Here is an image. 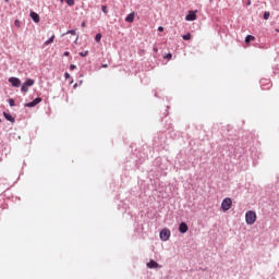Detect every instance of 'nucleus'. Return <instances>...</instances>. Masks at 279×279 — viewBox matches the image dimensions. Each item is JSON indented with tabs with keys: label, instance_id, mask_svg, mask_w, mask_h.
I'll return each mask as SVG.
<instances>
[{
	"label": "nucleus",
	"instance_id": "f257e3e1",
	"mask_svg": "<svg viewBox=\"0 0 279 279\" xmlns=\"http://www.w3.org/2000/svg\"><path fill=\"white\" fill-rule=\"evenodd\" d=\"M245 221L248 226H254L256 223V211L248 210L245 215Z\"/></svg>",
	"mask_w": 279,
	"mask_h": 279
},
{
	"label": "nucleus",
	"instance_id": "f03ea898",
	"mask_svg": "<svg viewBox=\"0 0 279 279\" xmlns=\"http://www.w3.org/2000/svg\"><path fill=\"white\" fill-rule=\"evenodd\" d=\"M232 208V198L227 197L222 201L221 203V209L223 210V213H228V210H230Z\"/></svg>",
	"mask_w": 279,
	"mask_h": 279
},
{
	"label": "nucleus",
	"instance_id": "7ed1b4c3",
	"mask_svg": "<svg viewBox=\"0 0 279 279\" xmlns=\"http://www.w3.org/2000/svg\"><path fill=\"white\" fill-rule=\"evenodd\" d=\"M161 241H169L171 239V231L169 229H162L160 231Z\"/></svg>",
	"mask_w": 279,
	"mask_h": 279
},
{
	"label": "nucleus",
	"instance_id": "20e7f679",
	"mask_svg": "<svg viewBox=\"0 0 279 279\" xmlns=\"http://www.w3.org/2000/svg\"><path fill=\"white\" fill-rule=\"evenodd\" d=\"M185 21H197V11H189Z\"/></svg>",
	"mask_w": 279,
	"mask_h": 279
},
{
	"label": "nucleus",
	"instance_id": "39448f33",
	"mask_svg": "<svg viewBox=\"0 0 279 279\" xmlns=\"http://www.w3.org/2000/svg\"><path fill=\"white\" fill-rule=\"evenodd\" d=\"M43 101V98H35L32 102L25 104V108H34L35 106H38Z\"/></svg>",
	"mask_w": 279,
	"mask_h": 279
},
{
	"label": "nucleus",
	"instance_id": "423d86ee",
	"mask_svg": "<svg viewBox=\"0 0 279 279\" xmlns=\"http://www.w3.org/2000/svg\"><path fill=\"white\" fill-rule=\"evenodd\" d=\"M179 232H181V234H186V232H189V225L181 222L179 225Z\"/></svg>",
	"mask_w": 279,
	"mask_h": 279
},
{
	"label": "nucleus",
	"instance_id": "0eeeda50",
	"mask_svg": "<svg viewBox=\"0 0 279 279\" xmlns=\"http://www.w3.org/2000/svg\"><path fill=\"white\" fill-rule=\"evenodd\" d=\"M10 84H12V86H14L15 88H19V86H21V80L16 78V77H10L9 78Z\"/></svg>",
	"mask_w": 279,
	"mask_h": 279
},
{
	"label": "nucleus",
	"instance_id": "6e6552de",
	"mask_svg": "<svg viewBox=\"0 0 279 279\" xmlns=\"http://www.w3.org/2000/svg\"><path fill=\"white\" fill-rule=\"evenodd\" d=\"M147 267H148V269H158V267H160V265L156 260L151 259L147 264Z\"/></svg>",
	"mask_w": 279,
	"mask_h": 279
},
{
	"label": "nucleus",
	"instance_id": "1a4fd4ad",
	"mask_svg": "<svg viewBox=\"0 0 279 279\" xmlns=\"http://www.w3.org/2000/svg\"><path fill=\"white\" fill-rule=\"evenodd\" d=\"M31 19H33L34 23H40V15L36 12H31Z\"/></svg>",
	"mask_w": 279,
	"mask_h": 279
},
{
	"label": "nucleus",
	"instance_id": "9d476101",
	"mask_svg": "<svg viewBox=\"0 0 279 279\" xmlns=\"http://www.w3.org/2000/svg\"><path fill=\"white\" fill-rule=\"evenodd\" d=\"M3 117L4 119H7V121H10V123H14V117H12V114L8 113V112H3Z\"/></svg>",
	"mask_w": 279,
	"mask_h": 279
},
{
	"label": "nucleus",
	"instance_id": "9b49d317",
	"mask_svg": "<svg viewBox=\"0 0 279 279\" xmlns=\"http://www.w3.org/2000/svg\"><path fill=\"white\" fill-rule=\"evenodd\" d=\"M134 16H135L134 12L126 15L125 17L126 23H134Z\"/></svg>",
	"mask_w": 279,
	"mask_h": 279
},
{
	"label": "nucleus",
	"instance_id": "f8f14e48",
	"mask_svg": "<svg viewBox=\"0 0 279 279\" xmlns=\"http://www.w3.org/2000/svg\"><path fill=\"white\" fill-rule=\"evenodd\" d=\"M252 40H256V37L252 36V35H247L245 37V43L246 45H250V43H252Z\"/></svg>",
	"mask_w": 279,
	"mask_h": 279
},
{
	"label": "nucleus",
	"instance_id": "ddd939ff",
	"mask_svg": "<svg viewBox=\"0 0 279 279\" xmlns=\"http://www.w3.org/2000/svg\"><path fill=\"white\" fill-rule=\"evenodd\" d=\"M53 40H56V35H52L48 40L45 41V45H51L53 43Z\"/></svg>",
	"mask_w": 279,
	"mask_h": 279
},
{
	"label": "nucleus",
	"instance_id": "4468645a",
	"mask_svg": "<svg viewBox=\"0 0 279 279\" xmlns=\"http://www.w3.org/2000/svg\"><path fill=\"white\" fill-rule=\"evenodd\" d=\"M34 84H35V82L32 78H27L26 82L24 83V85H26V86H34Z\"/></svg>",
	"mask_w": 279,
	"mask_h": 279
},
{
	"label": "nucleus",
	"instance_id": "2eb2a0df",
	"mask_svg": "<svg viewBox=\"0 0 279 279\" xmlns=\"http://www.w3.org/2000/svg\"><path fill=\"white\" fill-rule=\"evenodd\" d=\"M61 3H63V1H65V3H68L70 7L75 5V0H60Z\"/></svg>",
	"mask_w": 279,
	"mask_h": 279
},
{
	"label": "nucleus",
	"instance_id": "dca6fc26",
	"mask_svg": "<svg viewBox=\"0 0 279 279\" xmlns=\"http://www.w3.org/2000/svg\"><path fill=\"white\" fill-rule=\"evenodd\" d=\"M95 40H96V43H101V33H98V34L95 36Z\"/></svg>",
	"mask_w": 279,
	"mask_h": 279
},
{
	"label": "nucleus",
	"instance_id": "f3484780",
	"mask_svg": "<svg viewBox=\"0 0 279 279\" xmlns=\"http://www.w3.org/2000/svg\"><path fill=\"white\" fill-rule=\"evenodd\" d=\"M183 40H191V33H187L186 35H182Z\"/></svg>",
	"mask_w": 279,
	"mask_h": 279
},
{
	"label": "nucleus",
	"instance_id": "a211bd4d",
	"mask_svg": "<svg viewBox=\"0 0 279 279\" xmlns=\"http://www.w3.org/2000/svg\"><path fill=\"white\" fill-rule=\"evenodd\" d=\"M101 11L104 12V14H108V7L102 5Z\"/></svg>",
	"mask_w": 279,
	"mask_h": 279
},
{
	"label": "nucleus",
	"instance_id": "6ab92c4d",
	"mask_svg": "<svg viewBox=\"0 0 279 279\" xmlns=\"http://www.w3.org/2000/svg\"><path fill=\"white\" fill-rule=\"evenodd\" d=\"M270 13L269 12H265L264 13V19L265 21L269 20Z\"/></svg>",
	"mask_w": 279,
	"mask_h": 279
},
{
	"label": "nucleus",
	"instance_id": "aec40b11",
	"mask_svg": "<svg viewBox=\"0 0 279 279\" xmlns=\"http://www.w3.org/2000/svg\"><path fill=\"white\" fill-rule=\"evenodd\" d=\"M66 34H71L72 36H76L77 33L75 32V29H72V31H68Z\"/></svg>",
	"mask_w": 279,
	"mask_h": 279
},
{
	"label": "nucleus",
	"instance_id": "412c9836",
	"mask_svg": "<svg viewBox=\"0 0 279 279\" xmlns=\"http://www.w3.org/2000/svg\"><path fill=\"white\" fill-rule=\"evenodd\" d=\"M28 88L25 84L22 85V93H27Z\"/></svg>",
	"mask_w": 279,
	"mask_h": 279
},
{
	"label": "nucleus",
	"instance_id": "4be33fe9",
	"mask_svg": "<svg viewBox=\"0 0 279 279\" xmlns=\"http://www.w3.org/2000/svg\"><path fill=\"white\" fill-rule=\"evenodd\" d=\"M81 58H86V56H88V51L85 52H80Z\"/></svg>",
	"mask_w": 279,
	"mask_h": 279
},
{
	"label": "nucleus",
	"instance_id": "5701e85b",
	"mask_svg": "<svg viewBox=\"0 0 279 279\" xmlns=\"http://www.w3.org/2000/svg\"><path fill=\"white\" fill-rule=\"evenodd\" d=\"M14 25H15V27H21V21L15 20Z\"/></svg>",
	"mask_w": 279,
	"mask_h": 279
},
{
	"label": "nucleus",
	"instance_id": "b1692460",
	"mask_svg": "<svg viewBox=\"0 0 279 279\" xmlns=\"http://www.w3.org/2000/svg\"><path fill=\"white\" fill-rule=\"evenodd\" d=\"M75 69H77V66L75 64L70 65V71H75Z\"/></svg>",
	"mask_w": 279,
	"mask_h": 279
},
{
	"label": "nucleus",
	"instance_id": "393cba45",
	"mask_svg": "<svg viewBox=\"0 0 279 279\" xmlns=\"http://www.w3.org/2000/svg\"><path fill=\"white\" fill-rule=\"evenodd\" d=\"M9 105H10L11 107H14V106H15L14 99H10V100H9Z\"/></svg>",
	"mask_w": 279,
	"mask_h": 279
},
{
	"label": "nucleus",
	"instance_id": "a878e982",
	"mask_svg": "<svg viewBox=\"0 0 279 279\" xmlns=\"http://www.w3.org/2000/svg\"><path fill=\"white\" fill-rule=\"evenodd\" d=\"M165 58H167L168 60H171V58H173V54L168 53Z\"/></svg>",
	"mask_w": 279,
	"mask_h": 279
},
{
	"label": "nucleus",
	"instance_id": "bb28decb",
	"mask_svg": "<svg viewBox=\"0 0 279 279\" xmlns=\"http://www.w3.org/2000/svg\"><path fill=\"white\" fill-rule=\"evenodd\" d=\"M64 77L65 80H69V77H71V74H69V72H65Z\"/></svg>",
	"mask_w": 279,
	"mask_h": 279
},
{
	"label": "nucleus",
	"instance_id": "cd10ccee",
	"mask_svg": "<svg viewBox=\"0 0 279 279\" xmlns=\"http://www.w3.org/2000/svg\"><path fill=\"white\" fill-rule=\"evenodd\" d=\"M158 32H165V27L159 26V27H158Z\"/></svg>",
	"mask_w": 279,
	"mask_h": 279
},
{
	"label": "nucleus",
	"instance_id": "c85d7f7f",
	"mask_svg": "<svg viewBox=\"0 0 279 279\" xmlns=\"http://www.w3.org/2000/svg\"><path fill=\"white\" fill-rule=\"evenodd\" d=\"M64 56H65V57H69V56H71V52H70V51H65V52H64Z\"/></svg>",
	"mask_w": 279,
	"mask_h": 279
},
{
	"label": "nucleus",
	"instance_id": "c756f323",
	"mask_svg": "<svg viewBox=\"0 0 279 279\" xmlns=\"http://www.w3.org/2000/svg\"><path fill=\"white\" fill-rule=\"evenodd\" d=\"M102 69H108V64H102Z\"/></svg>",
	"mask_w": 279,
	"mask_h": 279
},
{
	"label": "nucleus",
	"instance_id": "7c9ffc66",
	"mask_svg": "<svg viewBox=\"0 0 279 279\" xmlns=\"http://www.w3.org/2000/svg\"><path fill=\"white\" fill-rule=\"evenodd\" d=\"M82 27H86V22H83V23H82Z\"/></svg>",
	"mask_w": 279,
	"mask_h": 279
},
{
	"label": "nucleus",
	"instance_id": "2f4dec72",
	"mask_svg": "<svg viewBox=\"0 0 279 279\" xmlns=\"http://www.w3.org/2000/svg\"><path fill=\"white\" fill-rule=\"evenodd\" d=\"M77 40H80V36H76V38H75V43H77Z\"/></svg>",
	"mask_w": 279,
	"mask_h": 279
},
{
	"label": "nucleus",
	"instance_id": "473e14b6",
	"mask_svg": "<svg viewBox=\"0 0 279 279\" xmlns=\"http://www.w3.org/2000/svg\"><path fill=\"white\" fill-rule=\"evenodd\" d=\"M154 51H158V48H154Z\"/></svg>",
	"mask_w": 279,
	"mask_h": 279
},
{
	"label": "nucleus",
	"instance_id": "72a5a7b5",
	"mask_svg": "<svg viewBox=\"0 0 279 279\" xmlns=\"http://www.w3.org/2000/svg\"><path fill=\"white\" fill-rule=\"evenodd\" d=\"M7 3H8V1H10V0H4Z\"/></svg>",
	"mask_w": 279,
	"mask_h": 279
}]
</instances>
